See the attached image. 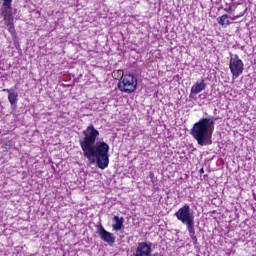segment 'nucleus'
Listing matches in <instances>:
<instances>
[{"instance_id": "nucleus-3", "label": "nucleus", "mask_w": 256, "mask_h": 256, "mask_svg": "<svg viewBox=\"0 0 256 256\" xmlns=\"http://www.w3.org/2000/svg\"><path fill=\"white\" fill-rule=\"evenodd\" d=\"M175 217L176 219H178V221H181L183 225H186L187 229L195 227V215L191 211V206H189V204H185L184 206H182L175 213Z\"/></svg>"}, {"instance_id": "nucleus-2", "label": "nucleus", "mask_w": 256, "mask_h": 256, "mask_svg": "<svg viewBox=\"0 0 256 256\" xmlns=\"http://www.w3.org/2000/svg\"><path fill=\"white\" fill-rule=\"evenodd\" d=\"M215 130V120L211 118H202L196 122L192 129L191 135L201 147L212 145L213 131Z\"/></svg>"}, {"instance_id": "nucleus-19", "label": "nucleus", "mask_w": 256, "mask_h": 256, "mask_svg": "<svg viewBox=\"0 0 256 256\" xmlns=\"http://www.w3.org/2000/svg\"><path fill=\"white\" fill-rule=\"evenodd\" d=\"M252 256H255V255H252Z\"/></svg>"}, {"instance_id": "nucleus-11", "label": "nucleus", "mask_w": 256, "mask_h": 256, "mask_svg": "<svg viewBox=\"0 0 256 256\" xmlns=\"http://www.w3.org/2000/svg\"><path fill=\"white\" fill-rule=\"evenodd\" d=\"M2 13L4 16L7 15L8 11H11L13 9V0H2Z\"/></svg>"}, {"instance_id": "nucleus-8", "label": "nucleus", "mask_w": 256, "mask_h": 256, "mask_svg": "<svg viewBox=\"0 0 256 256\" xmlns=\"http://www.w3.org/2000/svg\"><path fill=\"white\" fill-rule=\"evenodd\" d=\"M206 87L207 85L205 84V80L195 83L191 87L190 97H196V95H199L201 91H205Z\"/></svg>"}, {"instance_id": "nucleus-5", "label": "nucleus", "mask_w": 256, "mask_h": 256, "mask_svg": "<svg viewBox=\"0 0 256 256\" xmlns=\"http://www.w3.org/2000/svg\"><path fill=\"white\" fill-rule=\"evenodd\" d=\"M230 71L233 79H237L243 73V61L237 55H231L230 58Z\"/></svg>"}, {"instance_id": "nucleus-12", "label": "nucleus", "mask_w": 256, "mask_h": 256, "mask_svg": "<svg viewBox=\"0 0 256 256\" xmlns=\"http://www.w3.org/2000/svg\"><path fill=\"white\" fill-rule=\"evenodd\" d=\"M189 232V237L192 240V243L194 245H197V236L195 235V226H192L191 228H187Z\"/></svg>"}, {"instance_id": "nucleus-17", "label": "nucleus", "mask_w": 256, "mask_h": 256, "mask_svg": "<svg viewBox=\"0 0 256 256\" xmlns=\"http://www.w3.org/2000/svg\"><path fill=\"white\" fill-rule=\"evenodd\" d=\"M199 173H200L201 175H203V173H205V170H204L203 168H201V169L199 170Z\"/></svg>"}, {"instance_id": "nucleus-1", "label": "nucleus", "mask_w": 256, "mask_h": 256, "mask_svg": "<svg viewBox=\"0 0 256 256\" xmlns=\"http://www.w3.org/2000/svg\"><path fill=\"white\" fill-rule=\"evenodd\" d=\"M82 135L84 137L80 139L79 143L85 159L90 165L96 163L99 169H107L109 167V144L105 141L97 142L99 130L90 125L83 130Z\"/></svg>"}, {"instance_id": "nucleus-18", "label": "nucleus", "mask_w": 256, "mask_h": 256, "mask_svg": "<svg viewBox=\"0 0 256 256\" xmlns=\"http://www.w3.org/2000/svg\"><path fill=\"white\" fill-rule=\"evenodd\" d=\"M150 256H161V254L155 253V254H153V255L150 254Z\"/></svg>"}, {"instance_id": "nucleus-16", "label": "nucleus", "mask_w": 256, "mask_h": 256, "mask_svg": "<svg viewBox=\"0 0 256 256\" xmlns=\"http://www.w3.org/2000/svg\"><path fill=\"white\" fill-rule=\"evenodd\" d=\"M149 177H150V179H153L155 177V174L153 172H150Z\"/></svg>"}, {"instance_id": "nucleus-13", "label": "nucleus", "mask_w": 256, "mask_h": 256, "mask_svg": "<svg viewBox=\"0 0 256 256\" xmlns=\"http://www.w3.org/2000/svg\"><path fill=\"white\" fill-rule=\"evenodd\" d=\"M225 11H226L227 13H232V12H234V11H235V5L226 4Z\"/></svg>"}, {"instance_id": "nucleus-9", "label": "nucleus", "mask_w": 256, "mask_h": 256, "mask_svg": "<svg viewBox=\"0 0 256 256\" xmlns=\"http://www.w3.org/2000/svg\"><path fill=\"white\" fill-rule=\"evenodd\" d=\"M3 91H6V93H8V101L11 107H15V105H17L19 94L15 92L14 89H4Z\"/></svg>"}, {"instance_id": "nucleus-7", "label": "nucleus", "mask_w": 256, "mask_h": 256, "mask_svg": "<svg viewBox=\"0 0 256 256\" xmlns=\"http://www.w3.org/2000/svg\"><path fill=\"white\" fill-rule=\"evenodd\" d=\"M153 244L147 242H140L136 248L134 256H151L153 251Z\"/></svg>"}, {"instance_id": "nucleus-4", "label": "nucleus", "mask_w": 256, "mask_h": 256, "mask_svg": "<svg viewBox=\"0 0 256 256\" xmlns=\"http://www.w3.org/2000/svg\"><path fill=\"white\" fill-rule=\"evenodd\" d=\"M118 89L123 93H134L137 89V78L133 74L122 75L119 83Z\"/></svg>"}, {"instance_id": "nucleus-10", "label": "nucleus", "mask_w": 256, "mask_h": 256, "mask_svg": "<svg viewBox=\"0 0 256 256\" xmlns=\"http://www.w3.org/2000/svg\"><path fill=\"white\" fill-rule=\"evenodd\" d=\"M113 222H114L112 224L113 231H121V229H124L125 218L119 217V216H114Z\"/></svg>"}, {"instance_id": "nucleus-15", "label": "nucleus", "mask_w": 256, "mask_h": 256, "mask_svg": "<svg viewBox=\"0 0 256 256\" xmlns=\"http://www.w3.org/2000/svg\"><path fill=\"white\" fill-rule=\"evenodd\" d=\"M8 27L9 33H15V27L13 26V24H8Z\"/></svg>"}, {"instance_id": "nucleus-14", "label": "nucleus", "mask_w": 256, "mask_h": 256, "mask_svg": "<svg viewBox=\"0 0 256 256\" xmlns=\"http://www.w3.org/2000/svg\"><path fill=\"white\" fill-rule=\"evenodd\" d=\"M219 25H225V15H222L218 21Z\"/></svg>"}, {"instance_id": "nucleus-6", "label": "nucleus", "mask_w": 256, "mask_h": 256, "mask_svg": "<svg viewBox=\"0 0 256 256\" xmlns=\"http://www.w3.org/2000/svg\"><path fill=\"white\" fill-rule=\"evenodd\" d=\"M97 233H98L100 239L102 241H104V243H108V245L115 244V241H116L115 235L113 233L107 231L105 229V227H103V224L98 225Z\"/></svg>"}]
</instances>
